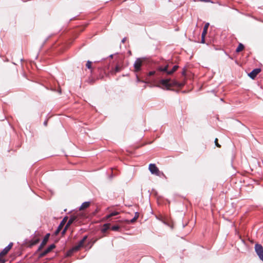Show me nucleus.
<instances>
[{
	"instance_id": "obj_1",
	"label": "nucleus",
	"mask_w": 263,
	"mask_h": 263,
	"mask_svg": "<svg viewBox=\"0 0 263 263\" xmlns=\"http://www.w3.org/2000/svg\"><path fill=\"white\" fill-rule=\"evenodd\" d=\"M159 84L162 85L163 88L167 89H170L172 87H181L182 86V84L174 80H171L170 79H162L160 81Z\"/></svg>"
},
{
	"instance_id": "obj_2",
	"label": "nucleus",
	"mask_w": 263,
	"mask_h": 263,
	"mask_svg": "<svg viewBox=\"0 0 263 263\" xmlns=\"http://www.w3.org/2000/svg\"><path fill=\"white\" fill-rule=\"evenodd\" d=\"M255 250L259 258L263 261V247L258 243L255 246Z\"/></svg>"
},
{
	"instance_id": "obj_3",
	"label": "nucleus",
	"mask_w": 263,
	"mask_h": 263,
	"mask_svg": "<svg viewBox=\"0 0 263 263\" xmlns=\"http://www.w3.org/2000/svg\"><path fill=\"white\" fill-rule=\"evenodd\" d=\"M87 238V236H85L83 237V238H82V239H81L78 243L77 245H76V246H74L72 249V251H77L78 250H80V249L81 248H82L83 245H84V242L85 241V240H86Z\"/></svg>"
},
{
	"instance_id": "obj_4",
	"label": "nucleus",
	"mask_w": 263,
	"mask_h": 263,
	"mask_svg": "<svg viewBox=\"0 0 263 263\" xmlns=\"http://www.w3.org/2000/svg\"><path fill=\"white\" fill-rule=\"evenodd\" d=\"M149 170L152 174H154L156 176L160 175V171L158 168L156 166L155 164H150L149 165Z\"/></svg>"
},
{
	"instance_id": "obj_5",
	"label": "nucleus",
	"mask_w": 263,
	"mask_h": 263,
	"mask_svg": "<svg viewBox=\"0 0 263 263\" xmlns=\"http://www.w3.org/2000/svg\"><path fill=\"white\" fill-rule=\"evenodd\" d=\"M142 61L140 59H137L134 64L135 71L138 72L140 70L142 66Z\"/></svg>"
},
{
	"instance_id": "obj_6",
	"label": "nucleus",
	"mask_w": 263,
	"mask_h": 263,
	"mask_svg": "<svg viewBox=\"0 0 263 263\" xmlns=\"http://www.w3.org/2000/svg\"><path fill=\"white\" fill-rule=\"evenodd\" d=\"M55 246L54 244H52L50 245L45 250H44L43 252H42L40 255V257H43L49 253L52 249L55 248Z\"/></svg>"
},
{
	"instance_id": "obj_7",
	"label": "nucleus",
	"mask_w": 263,
	"mask_h": 263,
	"mask_svg": "<svg viewBox=\"0 0 263 263\" xmlns=\"http://www.w3.org/2000/svg\"><path fill=\"white\" fill-rule=\"evenodd\" d=\"M10 250L7 247H5L0 253V262L1 263H5V260L3 258V256L5 255L8 253Z\"/></svg>"
},
{
	"instance_id": "obj_8",
	"label": "nucleus",
	"mask_w": 263,
	"mask_h": 263,
	"mask_svg": "<svg viewBox=\"0 0 263 263\" xmlns=\"http://www.w3.org/2000/svg\"><path fill=\"white\" fill-rule=\"evenodd\" d=\"M260 72V69H254L249 74V76L252 79H254Z\"/></svg>"
},
{
	"instance_id": "obj_9",
	"label": "nucleus",
	"mask_w": 263,
	"mask_h": 263,
	"mask_svg": "<svg viewBox=\"0 0 263 263\" xmlns=\"http://www.w3.org/2000/svg\"><path fill=\"white\" fill-rule=\"evenodd\" d=\"M49 236H50V234H49V233L47 234L45 236L42 243H41L40 247H39L38 251H40V250H41L42 249V248L46 244L48 240Z\"/></svg>"
},
{
	"instance_id": "obj_10",
	"label": "nucleus",
	"mask_w": 263,
	"mask_h": 263,
	"mask_svg": "<svg viewBox=\"0 0 263 263\" xmlns=\"http://www.w3.org/2000/svg\"><path fill=\"white\" fill-rule=\"evenodd\" d=\"M66 222V217H65L61 222L60 224L58 226L57 230L55 232V234L57 235L62 230L63 226L65 225V223Z\"/></svg>"
},
{
	"instance_id": "obj_11",
	"label": "nucleus",
	"mask_w": 263,
	"mask_h": 263,
	"mask_svg": "<svg viewBox=\"0 0 263 263\" xmlns=\"http://www.w3.org/2000/svg\"><path fill=\"white\" fill-rule=\"evenodd\" d=\"M209 26V23H208L205 24L204 26L203 30V31H202V41H201V42L202 43H204V36H205V35H206V34L207 33V30H208Z\"/></svg>"
},
{
	"instance_id": "obj_12",
	"label": "nucleus",
	"mask_w": 263,
	"mask_h": 263,
	"mask_svg": "<svg viewBox=\"0 0 263 263\" xmlns=\"http://www.w3.org/2000/svg\"><path fill=\"white\" fill-rule=\"evenodd\" d=\"M73 220H74V219L72 218H71L67 222L66 226L65 227V228L64 229V230H63L62 231V234H64L66 232L67 228H68V227L72 223V222H73Z\"/></svg>"
},
{
	"instance_id": "obj_13",
	"label": "nucleus",
	"mask_w": 263,
	"mask_h": 263,
	"mask_svg": "<svg viewBox=\"0 0 263 263\" xmlns=\"http://www.w3.org/2000/svg\"><path fill=\"white\" fill-rule=\"evenodd\" d=\"M89 205H90V202H89V201L84 202L81 204V206L79 208V210H80V211L84 210V209L89 207Z\"/></svg>"
},
{
	"instance_id": "obj_14",
	"label": "nucleus",
	"mask_w": 263,
	"mask_h": 263,
	"mask_svg": "<svg viewBox=\"0 0 263 263\" xmlns=\"http://www.w3.org/2000/svg\"><path fill=\"white\" fill-rule=\"evenodd\" d=\"M110 223H107L104 224L101 230L102 232L105 233L110 228Z\"/></svg>"
},
{
	"instance_id": "obj_15",
	"label": "nucleus",
	"mask_w": 263,
	"mask_h": 263,
	"mask_svg": "<svg viewBox=\"0 0 263 263\" xmlns=\"http://www.w3.org/2000/svg\"><path fill=\"white\" fill-rule=\"evenodd\" d=\"M178 66H177V65L174 66L172 68V70H169L167 72V74H172L178 69Z\"/></svg>"
},
{
	"instance_id": "obj_16",
	"label": "nucleus",
	"mask_w": 263,
	"mask_h": 263,
	"mask_svg": "<svg viewBox=\"0 0 263 263\" xmlns=\"http://www.w3.org/2000/svg\"><path fill=\"white\" fill-rule=\"evenodd\" d=\"M244 48V46L243 44H242L241 43H240L238 47H237L236 49V51L237 52H239L241 51H242Z\"/></svg>"
},
{
	"instance_id": "obj_17",
	"label": "nucleus",
	"mask_w": 263,
	"mask_h": 263,
	"mask_svg": "<svg viewBox=\"0 0 263 263\" xmlns=\"http://www.w3.org/2000/svg\"><path fill=\"white\" fill-rule=\"evenodd\" d=\"M168 65L165 66L164 67H159V70L161 71L166 72L167 73V71L169 70H167Z\"/></svg>"
},
{
	"instance_id": "obj_18",
	"label": "nucleus",
	"mask_w": 263,
	"mask_h": 263,
	"mask_svg": "<svg viewBox=\"0 0 263 263\" xmlns=\"http://www.w3.org/2000/svg\"><path fill=\"white\" fill-rule=\"evenodd\" d=\"M111 229L114 231H118L120 229V227L118 226H114L111 228Z\"/></svg>"
},
{
	"instance_id": "obj_19",
	"label": "nucleus",
	"mask_w": 263,
	"mask_h": 263,
	"mask_svg": "<svg viewBox=\"0 0 263 263\" xmlns=\"http://www.w3.org/2000/svg\"><path fill=\"white\" fill-rule=\"evenodd\" d=\"M91 64H92L91 62H90V61H88L86 64V67L88 69H91Z\"/></svg>"
},
{
	"instance_id": "obj_20",
	"label": "nucleus",
	"mask_w": 263,
	"mask_h": 263,
	"mask_svg": "<svg viewBox=\"0 0 263 263\" xmlns=\"http://www.w3.org/2000/svg\"><path fill=\"white\" fill-rule=\"evenodd\" d=\"M138 216H139L138 214L137 213H136L135 216L132 219L130 220V222L131 223L134 222L136 220V219L138 218Z\"/></svg>"
},
{
	"instance_id": "obj_21",
	"label": "nucleus",
	"mask_w": 263,
	"mask_h": 263,
	"mask_svg": "<svg viewBox=\"0 0 263 263\" xmlns=\"http://www.w3.org/2000/svg\"><path fill=\"white\" fill-rule=\"evenodd\" d=\"M119 214V213L118 212L115 211V212H111L110 214V216H111L112 217V216H114L118 215Z\"/></svg>"
},
{
	"instance_id": "obj_22",
	"label": "nucleus",
	"mask_w": 263,
	"mask_h": 263,
	"mask_svg": "<svg viewBox=\"0 0 263 263\" xmlns=\"http://www.w3.org/2000/svg\"><path fill=\"white\" fill-rule=\"evenodd\" d=\"M39 241V239H37L31 242V245H34Z\"/></svg>"
},
{
	"instance_id": "obj_23",
	"label": "nucleus",
	"mask_w": 263,
	"mask_h": 263,
	"mask_svg": "<svg viewBox=\"0 0 263 263\" xmlns=\"http://www.w3.org/2000/svg\"><path fill=\"white\" fill-rule=\"evenodd\" d=\"M13 246V243H10L6 247L8 249V250H10Z\"/></svg>"
},
{
	"instance_id": "obj_24",
	"label": "nucleus",
	"mask_w": 263,
	"mask_h": 263,
	"mask_svg": "<svg viewBox=\"0 0 263 263\" xmlns=\"http://www.w3.org/2000/svg\"><path fill=\"white\" fill-rule=\"evenodd\" d=\"M215 143L217 147H220V145L218 143V139L217 138L215 140Z\"/></svg>"
},
{
	"instance_id": "obj_25",
	"label": "nucleus",
	"mask_w": 263,
	"mask_h": 263,
	"mask_svg": "<svg viewBox=\"0 0 263 263\" xmlns=\"http://www.w3.org/2000/svg\"><path fill=\"white\" fill-rule=\"evenodd\" d=\"M112 216H110V214L109 215H107V216H106L104 219L105 220H107L108 219L110 218V217H111Z\"/></svg>"
},
{
	"instance_id": "obj_26",
	"label": "nucleus",
	"mask_w": 263,
	"mask_h": 263,
	"mask_svg": "<svg viewBox=\"0 0 263 263\" xmlns=\"http://www.w3.org/2000/svg\"><path fill=\"white\" fill-rule=\"evenodd\" d=\"M155 72H156L155 71H152L149 72L148 74L149 76H153L155 74Z\"/></svg>"
},
{
	"instance_id": "obj_27",
	"label": "nucleus",
	"mask_w": 263,
	"mask_h": 263,
	"mask_svg": "<svg viewBox=\"0 0 263 263\" xmlns=\"http://www.w3.org/2000/svg\"><path fill=\"white\" fill-rule=\"evenodd\" d=\"M120 71V67L118 66H117L116 67H115V72H118Z\"/></svg>"
},
{
	"instance_id": "obj_28",
	"label": "nucleus",
	"mask_w": 263,
	"mask_h": 263,
	"mask_svg": "<svg viewBox=\"0 0 263 263\" xmlns=\"http://www.w3.org/2000/svg\"><path fill=\"white\" fill-rule=\"evenodd\" d=\"M126 39V37L123 38L122 40V42L124 43L125 42Z\"/></svg>"
},
{
	"instance_id": "obj_29",
	"label": "nucleus",
	"mask_w": 263,
	"mask_h": 263,
	"mask_svg": "<svg viewBox=\"0 0 263 263\" xmlns=\"http://www.w3.org/2000/svg\"><path fill=\"white\" fill-rule=\"evenodd\" d=\"M44 125L46 126L47 124V121H45L44 122Z\"/></svg>"
}]
</instances>
